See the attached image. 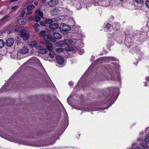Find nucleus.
<instances>
[{
	"mask_svg": "<svg viewBox=\"0 0 149 149\" xmlns=\"http://www.w3.org/2000/svg\"><path fill=\"white\" fill-rule=\"evenodd\" d=\"M18 35L24 40H27L29 38V32L26 30H24L20 34H19Z\"/></svg>",
	"mask_w": 149,
	"mask_h": 149,
	"instance_id": "nucleus-1",
	"label": "nucleus"
},
{
	"mask_svg": "<svg viewBox=\"0 0 149 149\" xmlns=\"http://www.w3.org/2000/svg\"><path fill=\"white\" fill-rule=\"evenodd\" d=\"M46 33L45 31H43L40 32L39 36L40 37H42L43 39L47 41H49L51 40V39L50 37L47 35H45Z\"/></svg>",
	"mask_w": 149,
	"mask_h": 149,
	"instance_id": "nucleus-2",
	"label": "nucleus"
},
{
	"mask_svg": "<svg viewBox=\"0 0 149 149\" xmlns=\"http://www.w3.org/2000/svg\"><path fill=\"white\" fill-rule=\"evenodd\" d=\"M14 40L13 38H8L6 40V44L8 47L11 46L14 44Z\"/></svg>",
	"mask_w": 149,
	"mask_h": 149,
	"instance_id": "nucleus-3",
	"label": "nucleus"
},
{
	"mask_svg": "<svg viewBox=\"0 0 149 149\" xmlns=\"http://www.w3.org/2000/svg\"><path fill=\"white\" fill-rule=\"evenodd\" d=\"M60 29L61 31H68L70 30V28L65 24L61 25L60 27Z\"/></svg>",
	"mask_w": 149,
	"mask_h": 149,
	"instance_id": "nucleus-4",
	"label": "nucleus"
},
{
	"mask_svg": "<svg viewBox=\"0 0 149 149\" xmlns=\"http://www.w3.org/2000/svg\"><path fill=\"white\" fill-rule=\"evenodd\" d=\"M38 52L41 54H44L47 52V50L44 47H40L38 48Z\"/></svg>",
	"mask_w": 149,
	"mask_h": 149,
	"instance_id": "nucleus-5",
	"label": "nucleus"
},
{
	"mask_svg": "<svg viewBox=\"0 0 149 149\" xmlns=\"http://www.w3.org/2000/svg\"><path fill=\"white\" fill-rule=\"evenodd\" d=\"M56 61L57 63L59 64H62L64 62L63 58L60 56H56Z\"/></svg>",
	"mask_w": 149,
	"mask_h": 149,
	"instance_id": "nucleus-6",
	"label": "nucleus"
},
{
	"mask_svg": "<svg viewBox=\"0 0 149 149\" xmlns=\"http://www.w3.org/2000/svg\"><path fill=\"white\" fill-rule=\"evenodd\" d=\"M28 49L26 47H24L22 48L19 49L18 52L20 54H25L28 53Z\"/></svg>",
	"mask_w": 149,
	"mask_h": 149,
	"instance_id": "nucleus-7",
	"label": "nucleus"
},
{
	"mask_svg": "<svg viewBox=\"0 0 149 149\" xmlns=\"http://www.w3.org/2000/svg\"><path fill=\"white\" fill-rule=\"evenodd\" d=\"M58 3V1L57 0H51L48 3V4L51 6H54Z\"/></svg>",
	"mask_w": 149,
	"mask_h": 149,
	"instance_id": "nucleus-8",
	"label": "nucleus"
},
{
	"mask_svg": "<svg viewBox=\"0 0 149 149\" xmlns=\"http://www.w3.org/2000/svg\"><path fill=\"white\" fill-rule=\"evenodd\" d=\"M53 36L55 38L58 39L61 38V35L57 32H54L53 34Z\"/></svg>",
	"mask_w": 149,
	"mask_h": 149,
	"instance_id": "nucleus-9",
	"label": "nucleus"
},
{
	"mask_svg": "<svg viewBox=\"0 0 149 149\" xmlns=\"http://www.w3.org/2000/svg\"><path fill=\"white\" fill-rule=\"evenodd\" d=\"M35 13L36 15L39 16L41 17H43V14L42 11L40 9H39L37 10L36 11Z\"/></svg>",
	"mask_w": 149,
	"mask_h": 149,
	"instance_id": "nucleus-10",
	"label": "nucleus"
},
{
	"mask_svg": "<svg viewBox=\"0 0 149 149\" xmlns=\"http://www.w3.org/2000/svg\"><path fill=\"white\" fill-rule=\"evenodd\" d=\"M25 29L21 27H17L15 28V32L19 33L20 34Z\"/></svg>",
	"mask_w": 149,
	"mask_h": 149,
	"instance_id": "nucleus-11",
	"label": "nucleus"
},
{
	"mask_svg": "<svg viewBox=\"0 0 149 149\" xmlns=\"http://www.w3.org/2000/svg\"><path fill=\"white\" fill-rule=\"evenodd\" d=\"M17 22L19 25H24L26 23V21L22 18H19L17 19Z\"/></svg>",
	"mask_w": 149,
	"mask_h": 149,
	"instance_id": "nucleus-12",
	"label": "nucleus"
},
{
	"mask_svg": "<svg viewBox=\"0 0 149 149\" xmlns=\"http://www.w3.org/2000/svg\"><path fill=\"white\" fill-rule=\"evenodd\" d=\"M46 47L49 50H51L52 49L53 45L51 42H46Z\"/></svg>",
	"mask_w": 149,
	"mask_h": 149,
	"instance_id": "nucleus-13",
	"label": "nucleus"
},
{
	"mask_svg": "<svg viewBox=\"0 0 149 149\" xmlns=\"http://www.w3.org/2000/svg\"><path fill=\"white\" fill-rule=\"evenodd\" d=\"M49 28L51 29H55L58 28L59 27V25L58 24H53L52 23L51 24L49 25Z\"/></svg>",
	"mask_w": 149,
	"mask_h": 149,
	"instance_id": "nucleus-14",
	"label": "nucleus"
},
{
	"mask_svg": "<svg viewBox=\"0 0 149 149\" xmlns=\"http://www.w3.org/2000/svg\"><path fill=\"white\" fill-rule=\"evenodd\" d=\"M64 42V44L69 45L72 44L73 42V41L71 39H69L65 40Z\"/></svg>",
	"mask_w": 149,
	"mask_h": 149,
	"instance_id": "nucleus-15",
	"label": "nucleus"
},
{
	"mask_svg": "<svg viewBox=\"0 0 149 149\" xmlns=\"http://www.w3.org/2000/svg\"><path fill=\"white\" fill-rule=\"evenodd\" d=\"M39 25L38 23H36L34 24L33 27L34 28L36 32L39 31Z\"/></svg>",
	"mask_w": 149,
	"mask_h": 149,
	"instance_id": "nucleus-16",
	"label": "nucleus"
},
{
	"mask_svg": "<svg viewBox=\"0 0 149 149\" xmlns=\"http://www.w3.org/2000/svg\"><path fill=\"white\" fill-rule=\"evenodd\" d=\"M45 22L46 24H51L53 22V20L52 19H46Z\"/></svg>",
	"mask_w": 149,
	"mask_h": 149,
	"instance_id": "nucleus-17",
	"label": "nucleus"
},
{
	"mask_svg": "<svg viewBox=\"0 0 149 149\" xmlns=\"http://www.w3.org/2000/svg\"><path fill=\"white\" fill-rule=\"evenodd\" d=\"M147 143H148L145 141L144 140L142 143H141L140 144L143 148H148V146L147 145Z\"/></svg>",
	"mask_w": 149,
	"mask_h": 149,
	"instance_id": "nucleus-18",
	"label": "nucleus"
},
{
	"mask_svg": "<svg viewBox=\"0 0 149 149\" xmlns=\"http://www.w3.org/2000/svg\"><path fill=\"white\" fill-rule=\"evenodd\" d=\"M35 6L33 4H32L29 6L27 7V10L28 11H30L33 10Z\"/></svg>",
	"mask_w": 149,
	"mask_h": 149,
	"instance_id": "nucleus-19",
	"label": "nucleus"
},
{
	"mask_svg": "<svg viewBox=\"0 0 149 149\" xmlns=\"http://www.w3.org/2000/svg\"><path fill=\"white\" fill-rule=\"evenodd\" d=\"M31 46L33 47H34L36 49L38 48L37 47V42L36 41H34L31 42Z\"/></svg>",
	"mask_w": 149,
	"mask_h": 149,
	"instance_id": "nucleus-20",
	"label": "nucleus"
},
{
	"mask_svg": "<svg viewBox=\"0 0 149 149\" xmlns=\"http://www.w3.org/2000/svg\"><path fill=\"white\" fill-rule=\"evenodd\" d=\"M5 44V42H4L3 40L0 39V49L3 47Z\"/></svg>",
	"mask_w": 149,
	"mask_h": 149,
	"instance_id": "nucleus-21",
	"label": "nucleus"
},
{
	"mask_svg": "<svg viewBox=\"0 0 149 149\" xmlns=\"http://www.w3.org/2000/svg\"><path fill=\"white\" fill-rule=\"evenodd\" d=\"M49 56L52 58H53L55 55V53L54 52L51 51L49 53Z\"/></svg>",
	"mask_w": 149,
	"mask_h": 149,
	"instance_id": "nucleus-22",
	"label": "nucleus"
},
{
	"mask_svg": "<svg viewBox=\"0 0 149 149\" xmlns=\"http://www.w3.org/2000/svg\"><path fill=\"white\" fill-rule=\"evenodd\" d=\"M125 43L128 47H129L131 46L132 44L131 42L128 43V42L126 40H125Z\"/></svg>",
	"mask_w": 149,
	"mask_h": 149,
	"instance_id": "nucleus-23",
	"label": "nucleus"
},
{
	"mask_svg": "<svg viewBox=\"0 0 149 149\" xmlns=\"http://www.w3.org/2000/svg\"><path fill=\"white\" fill-rule=\"evenodd\" d=\"M41 17L39 16L36 15L35 18V20L36 22H38L40 20Z\"/></svg>",
	"mask_w": 149,
	"mask_h": 149,
	"instance_id": "nucleus-24",
	"label": "nucleus"
},
{
	"mask_svg": "<svg viewBox=\"0 0 149 149\" xmlns=\"http://www.w3.org/2000/svg\"><path fill=\"white\" fill-rule=\"evenodd\" d=\"M25 13L26 12L25 11L23 10L22 11H21V14L19 15V17H23L24 16Z\"/></svg>",
	"mask_w": 149,
	"mask_h": 149,
	"instance_id": "nucleus-25",
	"label": "nucleus"
},
{
	"mask_svg": "<svg viewBox=\"0 0 149 149\" xmlns=\"http://www.w3.org/2000/svg\"><path fill=\"white\" fill-rule=\"evenodd\" d=\"M134 1L138 3L143 4V0H134Z\"/></svg>",
	"mask_w": 149,
	"mask_h": 149,
	"instance_id": "nucleus-26",
	"label": "nucleus"
},
{
	"mask_svg": "<svg viewBox=\"0 0 149 149\" xmlns=\"http://www.w3.org/2000/svg\"><path fill=\"white\" fill-rule=\"evenodd\" d=\"M63 50L62 48H58L56 49V51L57 52H63Z\"/></svg>",
	"mask_w": 149,
	"mask_h": 149,
	"instance_id": "nucleus-27",
	"label": "nucleus"
},
{
	"mask_svg": "<svg viewBox=\"0 0 149 149\" xmlns=\"http://www.w3.org/2000/svg\"><path fill=\"white\" fill-rule=\"evenodd\" d=\"M18 8V6H15L14 7H13L11 8V10H12L13 11H15L17 10Z\"/></svg>",
	"mask_w": 149,
	"mask_h": 149,
	"instance_id": "nucleus-28",
	"label": "nucleus"
},
{
	"mask_svg": "<svg viewBox=\"0 0 149 149\" xmlns=\"http://www.w3.org/2000/svg\"><path fill=\"white\" fill-rule=\"evenodd\" d=\"M66 49L68 51H70L72 50V48L71 47L68 46L66 47Z\"/></svg>",
	"mask_w": 149,
	"mask_h": 149,
	"instance_id": "nucleus-29",
	"label": "nucleus"
},
{
	"mask_svg": "<svg viewBox=\"0 0 149 149\" xmlns=\"http://www.w3.org/2000/svg\"><path fill=\"white\" fill-rule=\"evenodd\" d=\"M145 141L147 143L149 142V136H147L145 138Z\"/></svg>",
	"mask_w": 149,
	"mask_h": 149,
	"instance_id": "nucleus-30",
	"label": "nucleus"
},
{
	"mask_svg": "<svg viewBox=\"0 0 149 149\" xmlns=\"http://www.w3.org/2000/svg\"><path fill=\"white\" fill-rule=\"evenodd\" d=\"M146 6L149 8V1H147L145 2Z\"/></svg>",
	"mask_w": 149,
	"mask_h": 149,
	"instance_id": "nucleus-31",
	"label": "nucleus"
},
{
	"mask_svg": "<svg viewBox=\"0 0 149 149\" xmlns=\"http://www.w3.org/2000/svg\"><path fill=\"white\" fill-rule=\"evenodd\" d=\"M9 16L8 15H6L3 18H2L1 19V20H2L4 19H6V18H9Z\"/></svg>",
	"mask_w": 149,
	"mask_h": 149,
	"instance_id": "nucleus-32",
	"label": "nucleus"
},
{
	"mask_svg": "<svg viewBox=\"0 0 149 149\" xmlns=\"http://www.w3.org/2000/svg\"><path fill=\"white\" fill-rule=\"evenodd\" d=\"M84 50L83 49H81L79 51V53L81 55L82 54H83L84 53Z\"/></svg>",
	"mask_w": 149,
	"mask_h": 149,
	"instance_id": "nucleus-33",
	"label": "nucleus"
},
{
	"mask_svg": "<svg viewBox=\"0 0 149 149\" xmlns=\"http://www.w3.org/2000/svg\"><path fill=\"white\" fill-rule=\"evenodd\" d=\"M40 25L42 26H45V24H46L45 23V22H43L41 21L40 22Z\"/></svg>",
	"mask_w": 149,
	"mask_h": 149,
	"instance_id": "nucleus-34",
	"label": "nucleus"
},
{
	"mask_svg": "<svg viewBox=\"0 0 149 149\" xmlns=\"http://www.w3.org/2000/svg\"><path fill=\"white\" fill-rule=\"evenodd\" d=\"M110 27H111V25L109 23L107 24L106 25V27L107 29H109Z\"/></svg>",
	"mask_w": 149,
	"mask_h": 149,
	"instance_id": "nucleus-35",
	"label": "nucleus"
},
{
	"mask_svg": "<svg viewBox=\"0 0 149 149\" xmlns=\"http://www.w3.org/2000/svg\"><path fill=\"white\" fill-rule=\"evenodd\" d=\"M29 19L30 20H33L34 19L33 17L32 16H31L29 17Z\"/></svg>",
	"mask_w": 149,
	"mask_h": 149,
	"instance_id": "nucleus-36",
	"label": "nucleus"
},
{
	"mask_svg": "<svg viewBox=\"0 0 149 149\" xmlns=\"http://www.w3.org/2000/svg\"><path fill=\"white\" fill-rule=\"evenodd\" d=\"M51 11V12H56V11H57V10L55 8H54V9L52 10Z\"/></svg>",
	"mask_w": 149,
	"mask_h": 149,
	"instance_id": "nucleus-37",
	"label": "nucleus"
},
{
	"mask_svg": "<svg viewBox=\"0 0 149 149\" xmlns=\"http://www.w3.org/2000/svg\"><path fill=\"white\" fill-rule=\"evenodd\" d=\"M69 84L70 86H72L73 85V83L72 82H69Z\"/></svg>",
	"mask_w": 149,
	"mask_h": 149,
	"instance_id": "nucleus-38",
	"label": "nucleus"
},
{
	"mask_svg": "<svg viewBox=\"0 0 149 149\" xmlns=\"http://www.w3.org/2000/svg\"><path fill=\"white\" fill-rule=\"evenodd\" d=\"M18 0H11L10 1V2H13L14 1H17Z\"/></svg>",
	"mask_w": 149,
	"mask_h": 149,
	"instance_id": "nucleus-39",
	"label": "nucleus"
},
{
	"mask_svg": "<svg viewBox=\"0 0 149 149\" xmlns=\"http://www.w3.org/2000/svg\"><path fill=\"white\" fill-rule=\"evenodd\" d=\"M38 4V2H34V4L36 5V6H37V5Z\"/></svg>",
	"mask_w": 149,
	"mask_h": 149,
	"instance_id": "nucleus-40",
	"label": "nucleus"
},
{
	"mask_svg": "<svg viewBox=\"0 0 149 149\" xmlns=\"http://www.w3.org/2000/svg\"><path fill=\"white\" fill-rule=\"evenodd\" d=\"M47 0H42V3H44Z\"/></svg>",
	"mask_w": 149,
	"mask_h": 149,
	"instance_id": "nucleus-41",
	"label": "nucleus"
},
{
	"mask_svg": "<svg viewBox=\"0 0 149 149\" xmlns=\"http://www.w3.org/2000/svg\"><path fill=\"white\" fill-rule=\"evenodd\" d=\"M134 149H141L140 148L137 147L135 148Z\"/></svg>",
	"mask_w": 149,
	"mask_h": 149,
	"instance_id": "nucleus-42",
	"label": "nucleus"
},
{
	"mask_svg": "<svg viewBox=\"0 0 149 149\" xmlns=\"http://www.w3.org/2000/svg\"><path fill=\"white\" fill-rule=\"evenodd\" d=\"M31 12H30L29 13H28V14H30V13H31Z\"/></svg>",
	"mask_w": 149,
	"mask_h": 149,
	"instance_id": "nucleus-43",
	"label": "nucleus"
},
{
	"mask_svg": "<svg viewBox=\"0 0 149 149\" xmlns=\"http://www.w3.org/2000/svg\"><path fill=\"white\" fill-rule=\"evenodd\" d=\"M40 42L42 43V44H44V42Z\"/></svg>",
	"mask_w": 149,
	"mask_h": 149,
	"instance_id": "nucleus-44",
	"label": "nucleus"
},
{
	"mask_svg": "<svg viewBox=\"0 0 149 149\" xmlns=\"http://www.w3.org/2000/svg\"><path fill=\"white\" fill-rule=\"evenodd\" d=\"M120 0V1H123V0Z\"/></svg>",
	"mask_w": 149,
	"mask_h": 149,
	"instance_id": "nucleus-45",
	"label": "nucleus"
}]
</instances>
